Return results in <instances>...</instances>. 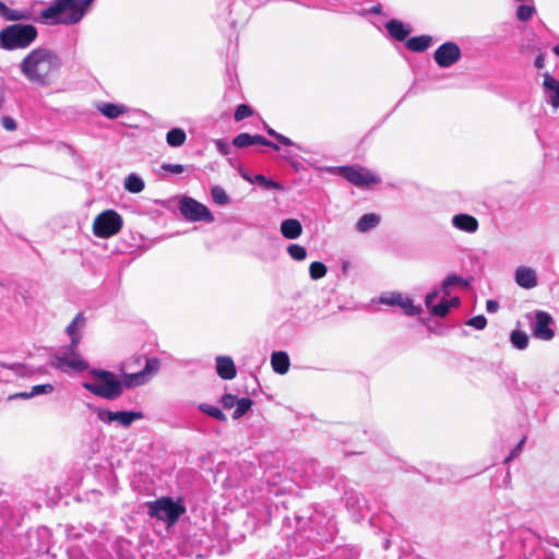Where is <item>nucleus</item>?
Masks as SVG:
<instances>
[{
    "instance_id": "f257e3e1",
    "label": "nucleus",
    "mask_w": 559,
    "mask_h": 559,
    "mask_svg": "<svg viewBox=\"0 0 559 559\" xmlns=\"http://www.w3.org/2000/svg\"><path fill=\"white\" fill-rule=\"evenodd\" d=\"M62 68L60 56L47 47L28 51L19 64L20 73L32 85L47 87L59 76Z\"/></svg>"
},
{
    "instance_id": "f03ea898",
    "label": "nucleus",
    "mask_w": 559,
    "mask_h": 559,
    "mask_svg": "<svg viewBox=\"0 0 559 559\" xmlns=\"http://www.w3.org/2000/svg\"><path fill=\"white\" fill-rule=\"evenodd\" d=\"M91 374L93 380L84 382L83 388L105 400H116L122 394L123 388L136 385V381L140 378V372L130 374L123 372L124 379L119 380L114 372L100 369L91 370Z\"/></svg>"
},
{
    "instance_id": "7ed1b4c3",
    "label": "nucleus",
    "mask_w": 559,
    "mask_h": 559,
    "mask_svg": "<svg viewBox=\"0 0 559 559\" xmlns=\"http://www.w3.org/2000/svg\"><path fill=\"white\" fill-rule=\"evenodd\" d=\"M92 0H55L41 11V19L50 24L72 25L82 20Z\"/></svg>"
},
{
    "instance_id": "20e7f679",
    "label": "nucleus",
    "mask_w": 559,
    "mask_h": 559,
    "mask_svg": "<svg viewBox=\"0 0 559 559\" xmlns=\"http://www.w3.org/2000/svg\"><path fill=\"white\" fill-rule=\"evenodd\" d=\"M37 36L38 31L32 24H11L0 31V48L9 51L26 49Z\"/></svg>"
},
{
    "instance_id": "39448f33",
    "label": "nucleus",
    "mask_w": 559,
    "mask_h": 559,
    "mask_svg": "<svg viewBox=\"0 0 559 559\" xmlns=\"http://www.w3.org/2000/svg\"><path fill=\"white\" fill-rule=\"evenodd\" d=\"M185 513V504L180 500L174 501L169 497H163L148 503V514L166 522L167 526H173Z\"/></svg>"
},
{
    "instance_id": "423d86ee",
    "label": "nucleus",
    "mask_w": 559,
    "mask_h": 559,
    "mask_svg": "<svg viewBox=\"0 0 559 559\" xmlns=\"http://www.w3.org/2000/svg\"><path fill=\"white\" fill-rule=\"evenodd\" d=\"M122 217L115 210H105L93 222V234L98 238H109L117 235L122 228Z\"/></svg>"
},
{
    "instance_id": "0eeeda50",
    "label": "nucleus",
    "mask_w": 559,
    "mask_h": 559,
    "mask_svg": "<svg viewBox=\"0 0 559 559\" xmlns=\"http://www.w3.org/2000/svg\"><path fill=\"white\" fill-rule=\"evenodd\" d=\"M179 210L182 216L189 222L214 221V216L206 205L190 197H182L179 201Z\"/></svg>"
},
{
    "instance_id": "6e6552de",
    "label": "nucleus",
    "mask_w": 559,
    "mask_h": 559,
    "mask_svg": "<svg viewBox=\"0 0 559 559\" xmlns=\"http://www.w3.org/2000/svg\"><path fill=\"white\" fill-rule=\"evenodd\" d=\"M461 49L456 43L447 41L433 53L436 63L441 68H450L461 59Z\"/></svg>"
},
{
    "instance_id": "1a4fd4ad",
    "label": "nucleus",
    "mask_w": 559,
    "mask_h": 559,
    "mask_svg": "<svg viewBox=\"0 0 559 559\" xmlns=\"http://www.w3.org/2000/svg\"><path fill=\"white\" fill-rule=\"evenodd\" d=\"M338 173L347 181L357 187L370 186L377 182V178L372 174L362 173V170L358 167L343 166L340 167Z\"/></svg>"
},
{
    "instance_id": "9d476101",
    "label": "nucleus",
    "mask_w": 559,
    "mask_h": 559,
    "mask_svg": "<svg viewBox=\"0 0 559 559\" xmlns=\"http://www.w3.org/2000/svg\"><path fill=\"white\" fill-rule=\"evenodd\" d=\"M534 335L543 341H550L555 337V331L549 326L552 318L549 313L538 310L535 314Z\"/></svg>"
},
{
    "instance_id": "9b49d317",
    "label": "nucleus",
    "mask_w": 559,
    "mask_h": 559,
    "mask_svg": "<svg viewBox=\"0 0 559 559\" xmlns=\"http://www.w3.org/2000/svg\"><path fill=\"white\" fill-rule=\"evenodd\" d=\"M98 418L104 423L117 421L123 427H129L134 420L140 419V412H111L100 409Z\"/></svg>"
},
{
    "instance_id": "f8f14e48",
    "label": "nucleus",
    "mask_w": 559,
    "mask_h": 559,
    "mask_svg": "<svg viewBox=\"0 0 559 559\" xmlns=\"http://www.w3.org/2000/svg\"><path fill=\"white\" fill-rule=\"evenodd\" d=\"M381 301L386 305H393V306L401 307L402 310L404 311V313L407 316L419 314V313H421V310H423L420 306H415L413 300L409 297L403 296L400 293H393V294H391L390 297L382 298Z\"/></svg>"
},
{
    "instance_id": "ddd939ff",
    "label": "nucleus",
    "mask_w": 559,
    "mask_h": 559,
    "mask_svg": "<svg viewBox=\"0 0 559 559\" xmlns=\"http://www.w3.org/2000/svg\"><path fill=\"white\" fill-rule=\"evenodd\" d=\"M233 144L238 148L247 147L250 145H265L273 147L274 150H280L277 144L269 141L263 135L250 134L247 132H242L238 134L236 138H234Z\"/></svg>"
},
{
    "instance_id": "4468645a",
    "label": "nucleus",
    "mask_w": 559,
    "mask_h": 559,
    "mask_svg": "<svg viewBox=\"0 0 559 559\" xmlns=\"http://www.w3.org/2000/svg\"><path fill=\"white\" fill-rule=\"evenodd\" d=\"M516 284L525 289H531L537 286V276L534 269L521 265L515 271Z\"/></svg>"
},
{
    "instance_id": "2eb2a0df",
    "label": "nucleus",
    "mask_w": 559,
    "mask_h": 559,
    "mask_svg": "<svg viewBox=\"0 0 559 559\" xmlns=\"http://www.w3.org/2000/svg\"><path fill=\"white\" fill-rule=\"evenodd\" d=\"M216 372L223 380H233L237 376L234 360L229 356L216 357Z\"/></svg>"
},
{
    "instance_id": "dca6fc26",
    "label": "nucleus",
    "mask_w": 559,
    "mask_h": 559,
    "mask_svg": "<svg viewBox=\"0 0 559 559\" xmlns=\"http://www.w3.org/2000/svg\"><path fill=\"white\" fill-rule=\"evenodd\" d=\"M389 35L397 41H406L411 29L400 20H391L385 24Z\"/></svg>"
},
{
    "instance_id": "f3484780",
    "label": "nucleus",
    "mask_w": 559,
    "mask_h": 559,
    "mask_svg": "<svg viewBox=\"0 0 559 559\" xmlns=\"http://www.w3.org/2000/svg\"><path fill=\"white\" fill-rule=\"evenodd\" d=\"M453 225L463 231L475 233L478 229V221L468 214H457L452 219Z\"/></svg>"
},
{
    "instance_id": "a211bd4d",
    "label": "nucleus",
    "mask_w": 559,
    "mask_h": 559,
    "mask_svg": "<svg viewBox=\"0 0 559 559\" xmlns=\"http://www.w3.org/2000/svg\"><path fill=\"white\" fill-rule=\"evenodd\" d=\"M432 43V37L430 35H419L408 38L405 41V47L413 52H424L426 51Z\"/></svg>"
},
{
    "instance_id": "6ab92c4d",
    "label": "nucleus",
    "mask_w": 559,
    "mask_h": 559,
    "mask_svg": "<svg viewBox=\"0 0 559 559\" xmlns=\"http://www.w3.org/2000/svg\"><path fill=\"white\" fill-rule=\"evenodd\" d=\"M281 233L286 239H296L302 233V226L296 218H287L281 224Z\"/></svg>"
},
{
    "instance_id": "aec40b11",
    "label": "nucleus",
    "mask_w": 559,
    "mask_h": 559,
    "mask_svg": "<svg viewBox=\"0 0 559 559\" xmlns=\"http://www.w3.org/2000/svg\"><path fill=\"white\" fill-rule=\"evenodd\" d=\"M271 366L274 372L285 374L289 370L290 361L287 353L274 352L271 356Z\"/></svg>"
},
{
    "instance_id": "412c9836",
    "label": "nucleus",
    "mask_w": 559,
    "mask_h": 559,
    "mask_svg": "<svg viewBox=\"0 0 559 559\" xmlns=\"http://www.w3.org/2000/svg\"><path fill=\"white\" fill-rule=\"evenodd\" d=\"M544 86L549 91L550 104L554 108H559V81L552 75H544Z\"/></svg>"
},
{
    "instance_id": "4be33fe9",
    "label": "nucleus",
    "mask_w": 559,
    "mask_h": 559,
    "mask_svg": "<svg viewBox=\"0 0 559 559\" xmlns=\"http://www.w3.org/2000/svg\"><path fill=\"white\" fill-rule=\"evenodd\" d=\"M380 223V217L374 213L364 214L357 222L356 228L359 233H366Z\"/></svg>"
},
{
    "instance_id": "5701e85b",
    "label": "nucleus",
    "mask_w": 559,
    "mask_h": 559,
    "mask_svg": "<svg viewBox=\"0 0 559 559\" xmlns=\"http://www.w3.org/2000/svg\"><path fill=\"white\" fill-rule=\"evenodd\" d=\"M0 15L7 21H22L28 19V13L24 11L12 10L0 0Z\"/></svg>"
},
{
    "instance_id": "b1692460",
    "label": "nucleus",
    "mask_w": 559,
    "mask_h": 559,
    "mask_svg": "<svg viewBox=\"0 0 559 559\" xmlns=\"http://www.w3.org/2000/svg\"><path fill=\"white\" fill-rule=\"evenodd\" d=\"M186 132L180 128H174L166 134V141L168 145L173 147L181 146L186 142Z\"/></svg>"
},
{
    "instance_id": "393cba45",
    "label": "nucleus",
    "mask_w": 559,
    "mask_h": 559,
    "mask_svg": "<svg viewBox=\"0 0 559 559\" xmlns=\"http://www.w3.org/2000/svg\"><path fill=\"white\" fill-rule=\"evenodd\" d=\"M97 108L104 116L111 119L119 117L124 111L122 106L110 103L99 104Z\"/></svg>"
},
{
    "instance_id": "a878e982",
    "label": "nucleus",
    "mask_w": 559,
    "mask_h": 559,
    "mask_svg": "<svg viewBox=\"0 0 559 559\" xmlns=\"http://www.w3.org/2000/svg\"><path fill=\"white\" fill-rule=\"evenodd\" d=\"M454 285H464L468 286V282L456 274L448 275L442 282L441 289L444 293V296L450 295V287Z\"/></svg>"
},
{
    "instance_id": "bb28decb",
    "label": "nucleus",
    "mask_w": 559,
    "mask_h": 559,
    "mask_svg": "<svg viewBox=\"0 0 559 559\" xmlns=\"http://www.w3.org/2000/svg\"><path fill=\"white\" fill-rule=\"evenodd\" d=\"M199 409L202 413L215 418L218 421H222V423L227 421V416L223 413L222 409H219L216 406L210 405L207 403H202L199 405Z\"/></svg>"
},
{
    "instance_id": "cd10ccee",
    "label": "nucleus",
    "mask_w": 559,
    "mask_h": 559,
    "mask_svg": "<svg viewBox=\"0 0 559 559\" xmlns=\"http://www.w3.org/2000/svg\"><path fill=\"white\" fill-rule=\"evenodd\" d=\"M160 362L157 358H147L145 362V367L142 369V383L151 378L152 376L156 374L159 370Z\"/></svg>"
},
{
    "instance_id": "c85d7f7f",
    "label": "nucleus",
    "mask_w": 559,
    "mask_h": 559,
    "mask_svg": "<svg viewBox=\"0 0 559 559\" xmlns=\"http://www.w3.org/2000/svg\"><path fill=\"white\" fill-rule=\"evenodd\" d=\"M253 405V402L249 397H241L237 400L235 411L233 413V418L238 419L242 417Z\"/></svg>"
},
{
    "instance_id": "c756f323",
    "label": "nucleus",
    "mask_w": 559,
    "mask_h": 559,
    "mask_svg": "<svg viewBox=\"0 0 559 559\" xmlns=\"http://www.w3.org/2000/svg\"><path fill=\"white\" fill-rule=\"evenodd\" d=\"M511 342L518 349H525L528 345V337L525 332L515 330L511 333Z\"/></svg>"
},
{
    "instance_id": "7c9ffc66",
    "label": "nucleus",
    "mask_w": 559,
    "mask_h": 559,
    "mask_svg": "<svg viewBox=\"0 0 559 559\" xmlns=\"http://www.w3.org/2000/svg\"><path fill=\"white\" fill-rule=\"evenodd\" d=\"M326 266L319 261H314L309 266L310 277L314 281L320 280L326 275Z\"/></svg>"
},
{
    "instance_id": "2f4dec72",
    "label": "nucleus",
    "mask_w": 559,
    "mask_h": 559,
    "mask_svg": "<svg viewBox=\"0 0 559 559\" xmlns=\"http://www.w3.org/2000/svg\"><path fill=\"white\" fill-rule=\"evenodd\" d=\"M287 252L292 259L296 261H302L307 257V250L304 246L299 243H292L287 248Z\"/></svg>"
},
{
    "instance_id": "473e14b6",
    "label": "nucleus",
    "mask_w": 559,
    "mask_h": 559,
    "mask_svg": "<svg viewBox=\"0 0 559 559\" xmlns=\"http://www.w3.org/2000/svg\"><path fill=\"white\" fill-rule=\"evenodd\" d=\"M211 195L216 204L225 205L229 202V197L227 195L225 190L219 186H215L212 188Z\"/></svg>"
},
{
    "instance_id": "72a5a7b5",
    "label": "nucleus",
    "mask_w": 559,
    "mask_h": 559,
    "mask_svg": "<svg viewBox=\"0 0 559 559\" xmlns=\"http://www.w3.org/2000/svg\"><path fill=\"white\" fill-rule=\"evenodd\" d=\"M59 366L60 367L68 366L72 369L80 370V371L85 370L88 367V365L85 360L78 359V358H74V359L61 358L59 360Z\"/></svg>"
},
{
    "instance_id": "f704fd0d",
    "label": "nucleus",
    "mask_w": 559,
    "mask_h": 559,
    "mask_svg": "<svg viewBox=\"0 0 559 559\" xmlns=\"http://www.w3.org/2000/svg\"><path fill=\"white\" fill-rule=\"evenodd\" d=\"M253 115V109L247 105V104H240L235 111L234 118L235 120L241 121L248 117H251Z\"/></svg>"
},
{
    "instance_id": "c9c22d12",
    "label": "nucleus",
    "mask_w": 559,
    "mask_h": 559,
    "mask_svg": "<svg viewBox=\"0 0 559 559\" xmlns=\"http://www.w3.org/2000/svg\"><path fill=\"white\" fill-rule=\"evenodd\" d=\"M450 311V305H448V300H441L438 305H435L430 309V313L432 316L444 318Z\"/></svg>"
},
{
    "instance_id": "e433bc0d",
    "label": "nucleus",
    "mask_w": 559,
    "mask_h": 559,
    "mask_svg": "<svg viewBox=\"0 0 559 559\" xmlns=\"http://www.w3.org/2000/svg\"><path fill=\"white\" fill-rule=\"evenodd\" d=\"M124 188L133 193L140 192V177L136 174H131L124 183Z\"/></svg>"
},
{
    "instance_id": "4c0bfd02",
    "label": "nucleus",
    "mask_w": 559,
    "mask_h": 559,
    "mask_svg": "<svg viewBox=\"0 0 559 559\" xmlns=\"http://www.w3.org/2000/svg\"><path fill=\"white\" fill-rule=\"evenodd\" d=\"M76 324L75 322H71L68 326H67V332L70 334L71 336V349H73L74 347L78 346V344L80 343V340H81V335L78 333V329H76Z\"/></svg>"
},
{
    "instance_id": "58836bf2",
    "label": "nucleus",
    "mask_w": 559,
    "mask_h": 559,
    "mask_svg": "<svg viewBox=\"0 0 559 559\" xmlns=\"http://www.w3.org/2000/svg\"><path fill=\"white\" fill-rule=\"evenodd\" d=\"M254 182L257 183H260L262 186H264L265 188H269V189H277V190H282L283 187L281 183L276 182V181H272V180H269L265 176L263 175H257L254 177Z\"/></svg>"
},
{
    "instance_id": "ea45409f",
    "label": "nucleus",
    "mask_w": 559,
    "mask_h": 559,
    "mask_svg": "<svg viewBox=\"0 0 559 559\" xmlns=\"http://www.w3.org/2000/svg\"><path fill=\"white\" fill-rule=\"evenodd\" d=\"M534 13V8L530 5H520L516 10V17L522 21H528Z\"/></svg>"
},
{
    "instance_id": "a19ab883",
    "label": "nucleus",
    "mask_w": 559,
    "mask_h": 559,
    "mask_svg": "<svg viewBox=\"0 0 559 559\" xmlns=\"http://www.w3.org/2000/svg\"><path fill=\"white\" fill-rule=\"evenodd\" d=\"M466 324L468 326L475 328L476 330H483L487 325V319L483 314L475 316L471 318Z\"/></svg>"
},
{
    "instance_id": "79ce46f5",
    "label": "nucleus",
    "mask_w": 559,
    "mask_h": 559,
    "mask_svg": "<svg viewBox=\"0 0 559 559\" xmlns=\"http://www.w3.org/2000/svg\"><path fill=\"white\" fill-rule=\"evenodd\" d=\"M237 400H238V397L236 395H234L231 393H225L221 397L219 403L223 406V408L231 409L233 407H236Z\"/></svg>"
},
{
    "instance_id": "37998d69",
    "label": "nucleus",
    "mask_w": 559,
    "mask_h": 559,
    "mask_svg": "<svg viewBox=\"0 0 559 559\" xmlns=\"http://www.w3.org/2000/svg\"><path fill=\"white\" fill-rule=\"evenodd\" d=\"M52 391H53V386L49 383L38 384V385H34L32 388V390L29 391V395H31V397H33V396L39 395V394H48V393H51Z\"/></svg>"
},
{
    "instance_id": "c03bdc74",
    "label": "nucleus",
    "mask_w": 559,
    "mask_h": 559,
    "mask_svg": "<svg viewBox=\"0 0 559 559\" xmlns=\"http://www.w3.org/2000/svg\"><path fill=\"white\" fill-rule=\"evenodd\" d=\"M162 169L173 173V174H181L185 170V166L180 164H168L165 163L162 165Z\"/></svg>"
},
{
    "instance_id": "a18cd8bd",
    "label": "nucleus",
    "mask_w": 559,
    "mask_h": 559,
    "mask_svg": "<svg viewBox=\"0 0 559 559\" xmlns=\"http://www.w3.org/2000/svg\"><path fill=\"white\" fill-rule=\"evenodd\" d=\"M1 124L8 131H14L16 129L15 120L9 116H4L1 118Z\"/></svg>"
},
{
    "instance_id": "49530a36",
    "label": "nucleus",
    "mask_w": 559,
    "mask_h": 559,
    "mask_svg": "<svg viewBox=\"0 0 559 559\" xmlns=\"http://www.w3.org/2000/svg\"><path fill=\"white\" fill-rule=\"evenodd\" d=\"M215 145H216L218 152L222 153L223 155L229 154V150H230L229 145L224 140H216Z\"/></svg>"
},
{
    "instance_id": "de8ad7c7",
    "label": "nucleus",
    "mask_w": 559,
    "mask_h": 559,
    "mask_svg": "<svg viewBox=\"0 0 559 559\" xmlns=\"http://www.w3.org/2000/svg\"><path fill=\"white\" fill-rule=\"evenodd\" d=\"M438 295H439L438 290H433V292H431V293L426 295V297H425V305H426L427 308L431 309V307H433L432 302L438 297Z\"/></svg>"
},
{
    "instance_id": "09e8293b",
    "label": "nucleus",
    "mask_w": 559,
    "mask_h": 559,
    "mask_svg": "<svg viewBox=\"0 0 559 559\" xmlns=\"http://www.w3.org/2000/svg\"><path fill=\"white\" fill-rule=\"evenodd\" d=\"M525 441H526L525 437L523 439H521L520 442L516 444L515 449L511 452L510 456L507 457L506 461H510L513 457H515L518 455V453L521 451V449H522L523 444L525 443Z\"/></svg>"
},
{
    "instance_id": "8fccbe9b",
    "label": "nucleus",
    "mask_w": 559,
    "mask_h": 559,
    "mask_svg": "<svg viewBox=\"0 0 559 559\" xmlns=\"http://www.w3.org/2000/svg\"><path fill=\"white\" fill-rule=\"evenodd\" d=\"M486 309H487V311H488V312H490V313H495V312H497V311H498V309H499V304H498V301H496V300H491V299H490V300H487V302H486Z\"/></svg>"
},
{
    "instance_id": "3c124183",
    "label": "nucleus",
    "mask_w": 559,
    "mask_h": 559,
    "mask_svg": "<svg viewBox=\"0 0 559 559\" xmlns=\"http://www.w3.org/2000/svg\"><path fill=\"white\" fill-rule=\"evenodd\" d=\"M15 399L27 400V399H31V395H29V392H19V393H14V394H11L8 396V400H15Z\"/></svg>"
},
{
    "instance_id": "603ef678",
    "label": "nucleus",
    "mask_w": 559,
    "mask_h": 559,
    "mask_svg": "<svg viewBox=\"0 0 559 559\" xmlns=\"http://www.w3.org/2000/svg\"><path fill=\"white\" fill-rule=\"evenodd\" d=\"M276 140H277L280 143H282L283 145H287V146H289V145H292V144H293V142H292V140H290V139H288L287 136L282 135V134H280V133H278V134H276Z\"/></svg>"
},
{
    "instance_id": "864d4df0",
    "label": "nucleus",
    "mask_w": 559,
    "mask_h": 559,
    "mask_svg": "<svg viewBox=\"0 0 559 559\" xmlns=\"http://www.w3.org/2000/svg\"><path fill=\"white\" fill-rule=\"evenodd\" d=\"M535 67L537 69H543L544 66H545V58H544V55H538L535 59V62H534Z\"/></svg>"
},
{
    "instance_id": "5fc2aeb1",
    "label": "nucleus",
    "mask_w": 559,
    "mask_h": 559,
    "mask_svg": "<svg viewBox=\"0 0 559 559\" xmlns=\"http://www.w3.org/2000/svg\"><path fill=\"white\" fill-rule=\"evenodd\" d=\"M460 304H461V301H460V298H459V297H453V298H451V299L448 301V305H450V308H452V307H453V308H456V307H459V306H460Z\"/></svg>"
},
{
    "instance_id": "6e6d98bb",
    "label": "nucleus",
    "mask_w": 559,
    "mask_h": 559,
    "mask_svg": "<svg viewBox=\"0 0 559 559\" xmlns=\"http://www.w3.org/2000/svg\"><path fill=\"white\" fill-rule=\"evenodd\" d=\"M72 322H75L76 325L84 324L85 318H84L83 313H78Z\"/></svg>"
},
{
    "instance_id": "4d7b16f0",
    "label": "nucleus",
    "mask_w": 559,
    "mask_h": 559,
    "mask_svg": "<svg viewBox=\"0 0 559 559\" xmlns=\"http://www.w3.org/2000/svg\"><path fill=\"white\" fill-rule=\"evenodd\" d=\"M370 11H371L372 13L379 14V13L381 12V5H380V4H378V5H373V7L370 9Z\"/></svg>"
},
{
    "instance_id": "13d9d810",
    "label": "nucleus",
    "mask_w": 559,
    "mask_h": 559,
    "mask_svg": "<svg viewBox=\"0 0 559 559\" xmlns=\"http://www.w3.org/2000/svg\"><path fill=\"white\" fill-rule=\"evenodd\" d=\"M267 133L276 139V134H278L275 130L269 129Z\"/></svg>"
},
{
    "instance_id": "bf43d9fd",
    "label": "nucleus",
    "mask_w": 559,
    "mask_h": 559,
    "mask_svg": "<svg viewBox=\"0 0 559 559\" xmlns=\"http://www.w3.org/2000/svg\"><path fill=\"white\" fill-rule=\"evenodd\" d=\"M552 50L557 56H559V45L555 46Z\"/></svg>"
},
{
    "instance_id": "052dcab7",
    "label": "nucleus",
    "mask_w": 559,
    "mask_h": 559,
    "mask_svg": "<svg viewBox=\"0 0 559 559\" xmlns=\"http://www.w3.org/2000/svg\"><path fill=\"white\" fill-rule=\"evenodd\" d=\"M557 547H559V544L557 545Z\"/></svg>"
}]
</instances>
